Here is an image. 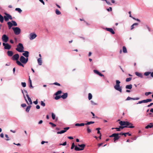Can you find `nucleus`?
I'll list each match as a JSON object with an SVG mask.
<instances>
[{
    "instance_id": "nucleus-60",
    "label": "nucleus",
    "mask_w": 153,
    "mask_h": 153,
    "mask_svg": "<svg viewBox=\"0 0 153 153\" xmlns=\"http://www.w3.org/2000/svg\"><path fill=\"white\" fill-rule=\"evenodd\" d=\"M131 11H130L128 13L129 14V17L131 18H133V17L131 16Z\"/></svg>"
},
{
    "instance_id": "nucleus-26",
    "label": "nucleus",
    "mask_w": 153,
    "mask_h": 153,
    "mask_svg": "<svg viewBox=\"0 0 153 153\" xmlns=\"http://www.w3.org/2000/svg\"><path fill=\"white\" fill-rule=\"evenodd\" d=\"M123 53H127V50L126 47L123 46Z\"/></svg>"
},
{
    "instance_id": "nucleus-4",
    "label": "nucleus",
    "mask_w": 153,
    "mask_h": 153,
    "mask_svg": "<svg viewBox=\"0 0 153 153\" xmlns=\"http://www.w3.org/2000/svg\"><path fill=\"white\" fill-rule=\"evenodd\" d=\"M109 137H114V143H115L120 137V136H119L118 133H113L111 135H110Z\"/></svg>"
},
{
    "instance_id": "nucleus-36",
    "label": "nucleus",
    "mask_w": 153,
    "mask_h": 153,
    "mask_svg": "<svg viewBox=\"0 0 153 153\" xmlns=\"http://www.w3.org/2000/svg\"><path fill=\"white\" fill-rule=\"evenodd\" d=\"M61 98V96L56 95V97H55V99L56 100H58Z\"/></svg>"
},
{
    "instance_id": "nucleus-31",
    "label": "nucleus",
    "mask_w": 153,
    "mask_h": 153,
    "mask_svg": "<svg viewBox=\"0 0 153 153\" xmlns=\"http://www.w3.org/2000/svg\"><path fill=\"white\" fill-rule=\"evenodd\" d=\"M31 105H29L28 106L26 109V111L27 112H29V111L30 110V108H31Z\"/></svg>"
},
{
    "instance_id": "nucleus-37",
    "label": "nucleus",
    "mask_w": 153,
    "mask_h": 153,
    "mask_svg": "<svg viewBox=\"0 0 153 153\" xmlns=\"http://www.w3.org/2000/svg\"><path fill=\"white\" fill-rule=\"evenodd\" d=\"M16 11H18L20 13H21L22 12V10L20 8H17L15 9Z\"/></svg>"
},
{
    "instance_id": "nucleus-21",
    "label": "nucleus",
    "mask_w": 153,
    "mask_h": 153,
    "mask_svg": "<svg viewBox=\"0 0 153 153\" xmlns=\"http://www.w3.org/2000/svg\"><path fill=\"white\" fill-rule=\"evenodd\" d=\"M153 127V123H150L149 124L146 126L145 128L148 129L149 128H151Z\"/></svg>"
},
{
    "instance_id": "nucleus-40",
    "label": "nucleus",
    "mask_w": 153,
    "mask_h": 153,
    "mask_svg": "<svg viewBox=\"0 0 153 153\" xmlns=\"http://www.w3.org/2000/svg\"><path fill=\"white\" fill-rule=\"evenodd\" d=\"M131 79H132L131 77H129L128 78H127L126 79V82H128L130 81Z\"/></svg>"
},
{
    "instance_id": "nucleus-16",
    "label": "nucleus",
    "mask_w": 153,
    "mask_h": 153,
    "mask_svg": "<svg viewBox=\"0 0 153 153\" xmlns=\"http://www.w3.org/2000/svg\"><path fill=\"white\" fill-rule=\"evenodd\" d=\"M140 99L139 97H136L135 98H131L129 97H128L126 99V100H137Z\"/></svg>"
},
{
    "instance_id": "nucleus-12",
    "label": "nucleus",
    "mask_w": 153,
    "mask_h": 153,
    "mask_svg": "<svg viewBox=\"0 0 153 153\" xmlns=\"http://www.w3.org/2000/svg\"><path fill=\"white\" fill-rule=\"evenodd\" d=\"M119 124L121 126H127V125H128L130 123H129V122L128 121H121L119 122Z\"/></svg>"
},
{
    "instance_id": "nucleus-29",
    "label": "nucleus",
    "mask_w": 153,
    "mask_h": 153,
    "mask_svg": "<svg viewBox=\"0 0 153 153\" xmlns=\"http://www.w3.org/2000/svg\"><path fill=\"white\" fill-rule=\"evenodd\" d=\"M138 23H134L133 24L131 27V30H132L134 28V26L135 25L137 26L138 25Z\"/></svg>"
},
{
    "instance_id": "nucleus-17",
    "label": "nucleus",
    "mask_w": 153,
    "mask_h": 153,
    "mask_svg": "<svg viewBox=\"0 0 153 153\" xmlns=\"http://www.w3.org/2000/svg\"><path fill=\"white\" fill-rule=\"evenodd\" d=\"M24 53H22V55L27 58H28L29 56V53L28 51H24Z\"/></svg>"
},
{
    "instance_id": "nucleus-43",
    "label": "nucleus",
    "mask_w": 153,
    "mask_h": 153,
    "mask_svg": "<svg viewBox=\"0 0 153 153\" xmlns=\"http://www.w3.org/2000/svg\"><path fill=\"white\" fill-rule=\"evenodd\" d=\"M94 72L98 75L99 73H100L99 71L96 70H94Z\"/></svg>"
},
{
    "instance_id": "nucleus-63",
    "label": "nucleus",
    "mask_w": 153,
    "mask_h": 153,
    "mask_svg": "<svg viewBox=\"0 0 153 153\" xmlns=\"http://www.w3.org/2000/svg\"><path fill=\"white\" fill-rule=\"evenodd\" d=\"M39 1L41 3H42L43 4H44V5L45 4V2H44L43 1V0H39Z\"/></svg>"
},
{
    "instance_id": "nucleus-47",
    "label": "nucleus",
    "mask_w": 153,
    "mask_h": 153,
    "mask_svg": "<svg viewBox=\"0 0 153 153\" xmlns=\"http://www.w3.org/2000/svg\"><path fill=\"white\" fill-rule=\"evenodd\" d=\"M75 146H75V145H74V143H72V146H71V149H73L74 148V147H75Z\"/></svg>"
},
{
    "instance_id": "nucleus-44",
    "label": "nucleus",
    "mask_w": 153,
    "mask_h": 153,
    "mask_svg": "<svg viewBox=\"0 0 153 153\" xmlns=\"http://www.w3.org/2000/svg\"><path fill=\"white\" fill-rule=\"evenodd\" d=\"M91 103L92 105H97V103L95 102H94V101L91 100Z\"/></svg>"
},
{
    "instance_id": "nucleus-34",
    "label": "nucleus",
    "mask_w": 153,
    "mask_h": 153,
    "mask_svg": "<svg viewBox=\"0 0 153 153\" xmlns=\"http://www.w3.org/2000/svg\"><path fill=\"white\" fill-rule=\"evenodd\" d=\"M94 123V121H90L88 122L87 123H85V125H90L91 124H93Z\"/></svg>"
},
{
    "instance_id": "nucleus-22",
    "label": "nucleus",
    "mask_w": 153,
    "mask_h": 153,
    "mask_svg": "<svg viewBox=\"0 0 153 153\" xmlns=\"http://www.w3.org/2000/svg\"><path fill=\"white\" fill-rule=\"evenodd\" d=\"M7 55L9 56H12L13 54V53L12 51H8L7 52Z\"/></svg>"
},
{
    "instance_id": "nucleus-35",
    "label": "nucleus",
    "mask_w": 153,
    "mask_h": 153,
    "mask_svg": "<svg viewBox=\"0 0 153 153\" xmlns=\"http://www.w3.org/2000/svg\"><path fill=\"white\" fill-rule=\"evenodd\" d=\"M57 15H59L61 14V13L57 9H56L55 11Z\"/></svg>"
},
{
    "instance_id": "nucleus-10",
    "label": "nucleus",
    "mask_w": 153,
    "mask_h": 153,
    "mask_svg": "<svg viewBox=\"0 0 153 153\" xmlns=\"http://www.w3.org/2000/svg\"><path fill=\"white\" fill-rule=\"evenodd\" d=\"M2 41L5 42H7L9 40V37L5 34L3 35L2 37Z\"/></svg>"
},
{
    "instance_id": "nucleus-19",
    "label": "nucleus",
    "mask_w": 153,
    "mask_h": 153,
    "mask_svg": "<svg viewBox=\"0 0 153 153\" xmlns=\"http://www.w3.org/2000/svg\"><path fill=\"white\" fill-rule=\"evenodd\" d=\"M135 74L136 75L140 78L143 77V75L141 73L136 72H135Z\"/></svg>"
},
{
    "instance_id": "nucleus-41",
    "label": "nucleus",
    "mask_w": 153,
    "mask_h": 153,
    "mask_svg": "<svg viewBox=\"0 0 153 153\" xmlns=\"http://www.w3.org/2000/svg\"><path fill=\"white\" fill-rule=\"evenodd\" d=\"M55 117H56L54 113H52V119L53 120L55 119Z\"/></svg>"
},
{
    "instance_id": "nucleus-52",
    "label": "nucleus",
    "mask_w": 153,
    "mask_h": 153,
    "mask_svg": "<svg viewBox=\"0 0 153 153\" xmlns=\"http://www.w3.org/2000/svg\"><path fill=\"white\" fill-rule=\"evenodd\" d=\"M107 10L108 11H111L112 10V7H110L109 8L107 9Z\"/></svg>"
},
{
    "instance_id": "nucleus-56",
    "label": "nucleus",
    "mask_w": 153,
    "mask_h": 153,
    "mask_svg": "<svg viewBox=\"0 0 153 153\" xmlns=\"http://www.w3.org/2000/svg\"><path fill=\"white\" fill-rule=\"evenodd\" d=\"M144 103L143 100L141 101H139L138 103H137V104H141V103Z\"/></svg>"
},
{
    "instance_id": "nucleus-18",
    "label": "nucleus",
    "mask_w": 153,
    "mask_h": 153,
    "mask_svg": "<svg viewBox=\"0 0 153 153\" xmlns=\"http://www.w3.org/2000/svg\"><path fill=\"white\" fill-rule=\"evenodd\" d=\"M151 74V77H153V72H146L144 73V75L146 76H148L149 74Z\"/></svg>"
},
{
    "instance_id": "nucleus-23",
    "label": "nucleus",
    "mask_w": 153,
    "mask_h": 153,
    "mask_svg": "<svg viewBox=\"0 0 153 153\" xmlns=\"http://www.w3.org/2000/svg\"><path fill=\"white\" fill-rule=\"evenodd\" d=\"M37 61L39 65H42V61L41 58H39L37 60Z\"/></svg>"
},
{
    "instance_id": "nucleus-58",
    "label": "nucleus",
    "mask_w": 153,
    "mask_h": 153,
    "mask_svg": "<svg viewBox=\"0 0 153 153\" xmlns=\"http://www.w3.org/2000/svg\"><path fill=\"white\" fill-rule=\"evenodd\" d=\"M133 19L135 20H137V21L139 22H140V20L139 19H135V18H133Z\"/></svg>"
},
{
    "instance_id": "nucleus-13",
    "label": "nucleus",
    "mask_w": 153,
    "mask_h": 153,
    "mask_svg": "<svg viewBox=\"0 0 153 153\" xmlns=\"http://www.w3.org/2000/svg\"><path fill=\"white\" fill-rule=\"evenodd\" d=\"M69 127H65L64 128V130H62L60 131L57 132V134H62L66 132L69 129Z\"/></svg>"
},
{
    "instance_id": "nucleus-24",
    "label": "nucleus",
    "mask_w": 153,
    "mask_h": 153,
    "mask_svg": "<svg viewBox=\"0 0 153 153\" xmlns=\"http://www.w3.org/2000/svg\"><path fill=\"white\" fill-rule=\"evenodd\" d=\"M7 24L8 25L9 28L10 29L11 27L13 26V24L10 22H8L7 23Z\"/></svg>"
},
{
    "instance_id": "nucleus-15",
    "label": "nucleus",
    "mask_w": 153,
    "mask_h": 153,
    "mask_svg": "<svg viewBox=\"0 0 153 153\" xmlns=\"http://www.w3.org/2000/svg\"><path fill=\"white\" fill-rule=\"evenodd\" d=\"M105 29L106 30L110 32L113 34H115L114 31L111 28H106Z\"/></svg>"
},
{
    "instance_id": "nucleus-7",
    "label": "nucleus",
    "mask_w": 153,
    "mask_h": 153,
    "mask_svg": "<svg viewBox=\"0 0 153 153\" xmlns=\"http://www.w3.org/2000/svg\"><path fill=\"white\" fill-rule=\"evenodd\" d=\"M12 29L13 30L15 34L16 35H19L21 33V29L18 27H13L12 28Z\"/></svg>"
},
{
    "instance_id": "nucleus-50",
    "label": "nucleus",
    "mask_w": 153,
    "mask_h": 153,
    "mask_svg": "<svg viewBox=\"0 0 153 153\" xmlns=\"http://www.w3.org/2000/svg\"><path fill=\"white\" fill-rule=\"evenodd\" d=\"M21 84H22V86L23 87H26V83L25 82H22Z\"/></svg>"
},
{
    "instance_id": "nucleus-53",
    "label": "nucleus",
    "mask_w": 153,
    "mask_h": 153,
    "mask_svg": "<svg viewBox=\"0 0 153 153\" xmlns=\"http://www.w3.org/2000/svg\"><path fill=\"white\" fill-rule=\"evenodd\" d=\"M91 113L92 114V115L93 116V117H92L93 118H94L95 117L97 118V116H96V117H94L95 114H94L93 112H91Z\"/></svg>"
},
{
    "instance_id": "nucleus-57",
    "label": "nucleus",
    "mask_w": 153,
    "mask_h": 153,
    "mask_svg": "<svg viewBox=\"0 0 153 153\" xmlns=\"http://www.w3.org/2000/svg\"><path fill=\"white\" fill-rule=\"evenodd\" d=\"M143 102H144V103H147V102H149L148 99H146V100H143Z\"/></svg>"
},
{
    "instance_id": "nucleus-30",
    "label": "nucleus",
    "mask_w": 153,
    "mask_h": 153,
    "mask_svg": "<svg viewBox=\"0 0 153 153\" xmlns=\"http://www.w3.org/2000/svg\"><path fill=\"white\" fill-rule=\"evenodd\" d=\"M85 125V123H76L75 125L76 126H83Z\"/></svg>"
},
{
    "instance_id": "nucleus-51",
    "label": "nucleus",
    "mask_w": 153,
    "mask_h": 153,
    "mask_svg": "<svg viewBox=\"0 0 153 153\" xmlns=\"http://www.w3.org/2000/svg\"><path fill=\"white\" fill-rule=\"evenodd\" d=\"M152 93L151 92H146L145 93V95L146 96H148V95L151 94Z\"/></svg>"
},
{
    "instance_id": "nucleus-27",
    "label": "nucleus",
    "mask_w": 153,
    "mask_h": 153,
    "mask_svg": "<svg viewBox=\"0 0 153 153\" xmlns=\"http://www.w3.org/2000/svg\"><path fill=\"white\" fill-rule=\"evenodd\" d=\"M132 85L131 84L128 85L126 86V89H131L132 88Z\"/></svg>"
},
{
    "instance_id": "nucleus-5",
    "label": "nucleus",
    "mask_w": 153,
    "mask_h": 153,
    "mask_svg": "<svg viewBox=\"0 0 153 153\" xmlns=\"http://www.w3.org/2000/svg\"><path fill=\"white\" fill-rule=\"evenodd\" d=\"M19 60L21 63L26 64L28 60V58H25L23 56H21L20 57Z\"/></svg>"
},
{
    "instance_id": "nucleus-9",
    "label": "nucleus",
    "mask_w": 153,
    "mask_h": 153,
    "mask_svg": "<svg viewBox=\"0 0 153 153\" xmlns=\"http://www.w3.org/2000/svg\"><path fill=\"white\" fill-rule=\"evenodd\" d=\"M26 96L28 99V100L29 102V103H28V101H27V100L26 99L25 96V95H24V97L25 99V100L26 102L28 105H29V104H32V100H31V98L29 97V96L28 94H26Z\"/></svg>"
},
{
    "instance_id": "nucleus-20",
    "label": "nucleus",
    "mask_w": 153,
    "mask_h": 153,
    "mask_svg": "<svg viewBox=\"0 0 153 153\" xmlns=\"http://www.w3.org/2000/svg\"><path fill=\"white\" fill-rule=\"evenodd\" d=\"M68 96V94L67 93H64L63 95L61 96V98H62L63 99H66Z\"/></svg>"
},
{
    "instance_id": "nucleus-59",
    "label": "nucleus",
    "mask_w": 153,
    "mask_h": 153,
    "mask_svg": "<svg viewBox=\"0 0 153 153\" xmlns=\"http://www.w3.org/2000/svg\"><path fill=\"white\" fill-rule=\"evenodd\" d=\"M33 103L35 104V105H36L38 103V101H37V100H36V101H34L33 102Z\"/></svg>"
},
{
    "instance_id": "nucleus-14",
    "label": "nucleus",
    "mask_w": 153,
    "mask_h": 153,
    "mask_svg": "<svg viewBox=\"0 0 153 153\" xmlns=\"http://www.w3.org/2000/svg\"><path fill=\"white\" fill-rule=\"evenodd\" d=\"M30 39L31 40L35 39L37 36L36 35L35 33H31L30 34Z\"/></svg>"
},
{
    "instance_id": "nucleus-46",
    "label": "nucleus",
    "mask_w": 153,
    "mask_h": 153,
    "mask_svg": "<svg viewBox=\"0 0 153 153\" xmlns=\"http://www.w3.org/2000/svg\"><path fill=\"white\" fill-rule=\"evenodd\" d=\"M100 128H97L96 129V130H97V133L98 134H101L100 131Z\"/></svg>"
},
{
    "instance_id": "nucleus-42",
    "label": "nucleus",
    "mask_w": 153,
    "mask_h": 153,
    "mask_svg": "<svg viewBox=\"0 0 153 153\" xmlns=\"http://www.w3.org/2000/svg\"><path fill=\"white\" fill-rule=\"evenodd\" d=\"M41 105L43 107L45 106V103L43 101H41Z\"/></svg>"
},
{
    "instance_id": "nucleus-49",
    "label": "nucleus",
    "mask_w": 153,
    "mask_h": 153,
    "mask_svg": "<svg viewBox=\"0 0 153 153\" xmlns=\"http://www.w3.org/2000/svg\"><path fill=\"white\" fill-rule=\"evenodd\" d=\"M127 126H120L119 127H120V129H122L123 128H127Z\"/></svg>"
},
{
    "instance_id": "nucleus-25",
    "label": "nucleus",
    "mask_w": 153,
    "mask_h": 153,
    "mask_svg": "<svg viewBox=\"0 0 153 153\" xmlns=\"http://www.w3.org/2000/svg\"><path fill=\"white\" fill-rule=\"evenodd\" d=\"M129 123L130 124L128 125H127V128H134V127L133 126V124L132 123L129 122Z\"/></svg>"
},
{
    "instance_id": "nucleus-48",
    "label": "nucleus",
    "mask_w": 153,
    "mask_h": 153,
    "mask_svg": "<svg viewBox=\"0 0 153 153\" xmlns=\"http://www.w3.org/2000/svg\"><path fill=\"white\" fill-rule=\"evenodd\" d=\"M53 84L55 85H57L59 86H60L61 85L59 83H58L57 82H55Z\"/></svg>"
},
{
    "instance_id": "nucleus-3",
    "label": "nucleus",
    "mask_w": 153,
    "mask_h": 153,
    "mask_svg": "<svg viewBox=\"0 0 153 153\" xmlns=\"http://www.w3.org/2000/svg\"><path fill=\"white\" fill-rule=\"evenodd\" d=\"M24 47L22 44L19 43L17 45V48L16 50L17 51L20 52H24Z\"/></svg>"
},
{
    "instance_id": "nucleus-2",
    "label": "nucleus",
    "mask_w": 153,
    "mask_h": 153,
    "mask_svg": "<svg viewBox=\"0 0 153 153\" xmlns=\"http://www.w3.org/2000/svg\"><path fill=\"white\" fill-rule=\"evenodd\" d=\"M120 81L119 80H116V84L114 86V88L116 90L119 91L120 93L122 92V87L120 86Z\"/></svg>"
},
{
    "instance_id": "nucleus-64",
    "label": "nucleus",
    "mask_w": 153,
    "mask_h": 153,
    "mask_svg": "<svg viewBox=\"0 0 153 153\" xmlns=\"http://www.w3.org/2000/svg\"><path fill=\"white\" fill-rule=\"evenodd\" d=\"M40 108V107L39 106V105H37L36 106V108L37 109H39Z\"/></svg>"
},
{
    "instance_id": "nucleus-11",
    "label": "nucleus",
    "mask_w": 153,
    "mask_h": 153,
    "mask_svg": "<svg viewBox=\"0 0 153 153\" xmlns=\"http://www.w3.org/2000/svg\"><path fill=\"white\" fill-rule=\"evenodd\" d=\"M3 45L4 46V48L5 49L10 50L11 48V46L8 43H3Z\"/></svg>"
},
{
    "instance_id": "nucleus-1",
    "label": "nucleus",
    "mask_w": 153,
    "mask_h": 153,
    "mask_svg": "<svg viewBox=\"0 0 153 153\" xmlns=\"http://www.w3.org/2000/svg\"><path fill=\"white\" fill-rule=\"evenodd\" d=\"M19 57V54H16L13 56L12 57V59L13 60H16V63L19 65L24 67V65L18 60Z\"/></svg>"
},
{
    "instance_id": "nucleus-61",
    "label": "nucleus",
    "mask_w": 153,
    "mask_h": 153,
    "mask_svg": "<svg viewBox=\"0 0 153 153\" xmlns=\"http://www.w3.org/2000/svg\"><path fill=\"white\" fill-rule=\"evenodd\" d=\"M115 129L117 130V131H120V127L119 128H115Z\"/></svg>"
},
{
    "instance_id": "nucleus-45",
    "label": "nucleus",
    "mask_w": 153,
    "mask_h": 153,
    "mask_svg": "<svg viewBox=\"0 0 153 153\" xmlns=\"http://www.w3.org/2000/svg\"><path fill=\"white\" fill-rule=\"evenodd\" d=\"M49 124L51 125L53 127H54L56 126V125L52 122H50Z\"/></svg>"
},
{
    "instance_id": "nucleus-62",
    "label": "nucleus",
    "mask_w": 153,
    "mask_h": 153,
    "mask_svg": "<svg viewBox=\"0 0 153 153\" xmlns=\"http://www.w3.org/2000/svg\"><path fill=\"white\" fill-rule=\"evenodd\" d=\"M152 105H153V103H151L149 105H148L147 106V107H150Z\"/></svg>"
},
{
    "instance_id": "nucleus-54",
    "label": "nucleus",
    "mask_w": 153,
    "mask_h": 153,
    "mask_svg": "<svg viewBox=\"0 0 153 153\" xmlns=\"http://www.w3.org/2000/svg\"><path fill=\"white\" fill-rule=\"evenodd\" d=\"M66 144H67V142H66L65 141V142H64L62 144H60V145L65 146L66 145Z\"/></svg>"
},
{
    "instance_id": "nucleus-6",
    "label": "nucleus",
    "mask_w": 153,
    "mask_h": 153,
    "mask_svg": "<svg viewBox=\"0 0 153 153\" xmlns=\"http://www.w3.org/2000/svg\"><path fill=\"white\" fill-rule=\"evenodd\" d=\"M78 146L80 147L81 148L77 147V146H75V150L76 151H79L81 150H84L85 147V144H82L81 145L78 144Z\"/></svg>"
},
{
    "instance_id": "nucleus-33",
    "label": "nucleus",
    "mask_w": 153,
    "mask_h": 153,
    "mask_svg": "<svg viewBox=\"0 0 153 153\" xmlns=\"http://www.w3.org/2000/svg\"><path fill=\"white\" fill-rule=\"evenodd\" d=\"M92 95L91 93H89L88 94V99L89 100H90L92 98Z\"/></svg>"
},
{
    "instance_id": "nucleus-38",
    "label": "nucleus",
    "mask_w": 153,
    "mask_h": 153,
    "mask_svg": "<svg viewBox=\"0 0 153 153\" xmlns=\"http://www.w3.org/2000/svg\"><path fill=\"white\" fill-rule=\"evenodd\" d=\"M12 23H13V25L14 26H17V23L16 22L14 21H12Z\"/></svg>"
},
{
    "instance_id": "nucleus-32",
    "label": "nucleus",
    "mask_w": 153,
    "mask_h": 153,
    "mask_svg": "<svg viewBox=\"0 0 153 153\" xmlns=\"http://www.w3.org/2000/svg\"><path fill=\"white\" fill-rule=\"evenodd\" d=\"M62 93V91H58L55 93V95H57L60 94Z\"/></svg>"
},
{
    "instance_id": "nucleus-39",
    "label": "nucleus",
    "mask_w": 153,
    "mask_h": 153,
    "mask_svg": "<svg viewBox=\"0 0 153 153\" xmlns=\"http://www.w3.org/2000/svg\"><path fill=\"white\" fill-rule=\"evenodd\" d=\"M87 131L88 133H89L91 132V130L89 128V127L88 126H87Z\"/></svg>"
},
{
    "instance_id": "nucleus-8",
    "label": "nucleus",
    "mask_w": 153,
    "mask_h": 153,
    "mask_svg": "<svg viewBox=\"0 0 153 153\" xmlns=\"http://www.w3.org/2000/svg\"><path fill=\"white\" fill-rule=\"evenodd\" d=\"M5 14L6 16H4V20L6 22L8 21L9 19L10 20H12V16L10 14L6 13H5Z\"/></svg>"
},
{
    "instance_id": "nucleus-28",
    "label": "nucleus",
    "mask_w": 153,
    "mask_h": 153,
    "mask_svg": "<svg viewBox=\"0 0 153 153\" xmlns=\"http://www.w3.org/2000/svg\"><path fill=\"white\" fill-rule=\"evenodd\" d=\"M4 17H3L0 14V21L1 23H2L3 22L4 20Z\"/></svg>"
},
{
    "instance_id": "nucleus-55",
    "label": "nucleus",
    "mask_w": 153,
    "mask_h": 153,
    "mask_svg": "<svg viewBox=\"0 0 153 153\" xmlns=\"http://www.w3.org/2000/svg\"><path fill=\"white\" fill-rule=\"evenodd\" d=\"M21 105L22 107H24L26 106V105L25 103H23Z\"/></svg>"
}]
</instances>
